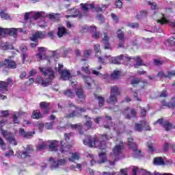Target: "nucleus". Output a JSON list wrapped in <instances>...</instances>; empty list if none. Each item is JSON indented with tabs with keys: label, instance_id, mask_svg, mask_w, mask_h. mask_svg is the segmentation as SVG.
Here are the masks:
<instances>
[{
	"label": "nucleus",
	"instance_id": "f257e3e1",
	"mask_svg": "<svg viewBox=\"0 0 175 175\" xmlns=\"http://www.w3.org/2000/svg\"><path fill=\"white\" fill-rule=\"evenodd\" d=\"M131 61V59H135L136 61V64L134 65V68H137L139 66H142L143 65V60L139 56H136L135 57H128L126 55H120L116 57H111V55H106L104 58L99 57L98 61L101 62V64H105V62H110V64H120V61L122 60Z\"/></svg>",
	"mask_w": 175,
	"mask_h": 175
},
{
	"label": "nucleus",
	"instance_id": "f03ea898",
	"mask_svg": "<svg viewBox=\"0 0 175 175\" xmlns=\"http://www.w3.org/2000/svg\"><path fill=\"white\" fill-rule=\"evenodd\" d=\"M71 136L72 133H65L64 139L61 141L60 143L58 142V141L51 142L49 145V150H51V151H58V150H59L62 154L68 152V151L72 148V146L67 143V142L70 140Z\"/></svg>",
	"mask_w": 175,
	"mask_h": 175
},
{
	"label": "nucleus",
	"instance_id": "7ed1b4c3",
	"mask_svg": "<svg viewBox=\"0 0 175 175\" xmlns=\"http://www.w3.org/2000/svg\"><path fill=\"white\" fill-rule=\"evenodd\" d=\"M110 139H111V137L104 135L101 136V140L98 141V138H92V137L88 135L85 139L83 140V144L88 146V147H95L100 150H105L107 147L105 140H110Z\"/></svg>",
	"mask_w": 175,
	"mask_h": 175
},
{
	"label": "nucleus",
	"instance_id": "20e7f679",
	"mask_svg": "<svg viewBox=\"0 0 175 175\" xmlns=\"http://www.w3.org/2000/svg\"><path fill=\"white\" fill-rule=\"evenodd\" d=\"M85 118L86 120L85 122V126H86V129H83L81 124H75L70 126L72 129H79L80 135H83L85 131L91 129L92 127V120H91V118L86 116H85Z\"/></svg>",
	"mask_w": 175,
	"mask_h": 175
},
{
	"label": "nucleus",
	"instance_id": "39448f33",
	"mask_svg": "<svg viewBox=\"0 0 175 175\" xmlns=\"http://www.w3.org/2000/svg\"><path fill=\"white\" fill-rule=\"evenodd\" d=\"M18 32H23V29H8L0 27V38H3L5 35H10V36H14V38H17Z\"/></svg>",
	"mask_w": 175,
	"mask_h": 175
},
{
	"label": "nucleus",
	"instance_id": "423d86ee",
	"mask_svg": "<svg viewBox=\"0 0 175 175\" xmlns=\"http://www.w3.org/2000/svg\"><path fill=\"white\" fill-rule=\"evenodd\" d=\"M122 150H124V144L116 145L112 150V152L109 154V157L112 161L117 162L119 159L120 154L122 153Z\"/></svg>",
	"mask_w": 175,
	"mask_h": 175
},
{
	"label": "nucleus",
	"instance_id": "0eeeda50",
	"mask_svg": "<svg viewBox=\"0 0 175 175\" xmlns=\"http://www.w3.org/2000/svg\"><path fill=\"white\" fill-rule=\"evenodd\" d=\"M68 106L69 107L75 108V110H74L72 113H66L64 116L65 118H73V117H76V116H79V114H80L81 113H84V111H85V109L77 107L71 101L68 102Z\"/></svg>",
	"mask_w": 175,
	"mask_h": 175
},
{
	"label": "nucleus",
	"instance_id": "6e6552de",
	"mask_svg": "<svg viewBox=\"0 0 175 175\" xmlns=\"http://www.w3.org/2000/svg\"><path fill=\"white\" fill-rule=\"evenodd\" d=\"M44 36H46V34L44 33V32H42V31H37L34 34H33L32 36L30 37V40L34 42H31L30 44L31 48L35 49V47L38 46V41H37L38 39H43Z\"/></svg>",
	"mask_w": 175,
	"mask_h": 175
},
{
	"label": "nucleus",
	"instance_id": "1a4fd4ad",
	"mask_svg": "<svg viewBox=\"0 0 175 175\" xmlns=\"http://www.w3.org/2000/svg\"><path fill=\"white\" fill-rule=\"evenodd\" d=\"M33 152V149L32 148L31 146H27L26 150L21 152L18 151L16 153V156L19 158L20 159H25V158H28L29 157H31V154Z\"/></svg>",
	"mask_w": 175,
	"mask_h": 175
},
{
	"label": "nucleus",
	"instance_id": "9d476101",
	"mask_svg": "<svg viewBox=\"0 0 175 175\" xmlns=\"http://www.w3.org/2000/svg\"><path fill=\"white\" fill-rule=\"evenodd\" d=\"M1 135H3V137L11 143V144H14V146H17V141H16V138L14 137V134L8 132L6 130L1 129Z\"/></svg>",
	"mask_w": 175,
	"mask_h": 175
},
{
	"label": "nucleus",
	"instance_id": "9b49d317",
	"mask_svg": "<svg viewBox=\"0 0 175 175\" xmlns=\"http://www.w3.org/2000/svg\"><path fill=\"white\" fill-rule=\"evenodd\" d=\"M49 161L51 162L52 169H57L59 166H66V163H68V159H59L55 161L53 157H51L49 158Z\"/></svg>",
	"mask_w": 175,
	"mask_h": 175
},
{
	"label": "nucleus",
	"instance_id": "f8f14e48",
	"mask_svg": "<svg viewBox=\"0 0 175 175\" xmlns=\"http://www.w3.org/2000/svg\"><path fill=\"white\" fill-rule=\"evenodd\" d=\"M40 72L49 80H53L54 79V71L53 69L47 67H40Z\"/></svg>",
	"mask_w": 175,
	"mask_h": 175
},
{
	"label": "nucleus",
	"instance_id": "ddd939ff",
	"mask_svg": "<svg viewBox=\"0 0 175 175\" xmlns=\"http://www.w3.org/2000/svg\"><path fill=\"white\" fill-rule=\"evenodd\" d=\"M81 10L83 12V13H80L79 10H76V13H77V15H75L74 17H79L81 18L83 16H85L87 13L90 11V4L88 3H81Z\"/></svg>",
	"mask_w": 175,
	"mask_h": 175
},
{
	"label": "nucleus",
	"instance_id": "4468645a",
	"mask_svg": "<svg viewBox=\"0 0 175 175\" xmlns=\"http://www.w3.org/2000/svg\"><path fill=\"white\" fill-rule=\"evenodd\" d=\"M1 66H7L9 69H16L17 64L13 60L5 59L4 62L0 63V68Z\"/></svg>",
	"mask_w": 175,
	"mask_h": 175
},
{
	"label": "nucleus",
	"instance_id": "2eb2a0df",
	"mask_svg": "<svg viewBox=\"0 0 175 175\" xmlns=\"http://www.w3.org/2000/svg\"><path fill=\"white\" fill-rule=\"evenodd\" d=\"M59 73L62 80H70V81H71V84L76 85V82H73L72 81V75H70V72H69L68 70H64Z\"/></svg>",
	"mask_w": 175,
	"mask_h": 175
},
{
	"label": "nucleus",
	"instance_id": "dca6fc26",
	"mask_svg": "<svg viewBox=\"0 0 175 175\" xmlns=\"http://www.w3.org/2000/svg\"><path fill=\"white\" fill-rule=\"evenodd\" d=\"M157 23H159L161 25L168 24L170 27L172 28L175 27V21H170L168 19H167L166 16L165 15H163L161 19L157 20Z\"/></svg>",
	"mask_w": 175,
	"mask_h": 175
},
{
	"label": "nucleus",
	"instance_id": "f3484780",
	"mask_svg": "<svg viewBox=\"0 0 175 175\" xmlns=\"http://www.w3.org/2000/svg\"><path fill=\"white\" fill-rule=\"evenodd\" d=\"M173 76H175V70L168 71L167 75L165 74L163 71H160L157 74V77H160L161 79H170Z\"/></svg>",
	"mask_w": 175,
	"mask_h": 175
},
{
	"label": "nucleus",
	"instance_id": "a211bd4d",
	"mask_svg": "<svg viewBox=\"0 0 175 175\" xmlns=\"http://www.w3.org/2000/svg\"><path fill=\"white\" fill-rule=\"evenodd\" d=\"M47 50L44 47L38 48V53L36 55L38 61L46 59V52Z\"/></svg>",
	"mask_w": 175,
	"mask_h": 175
},
{
	"label": "nucleus",
	"instance_id": "6ab92c4d",
	"mask_svg": "<svg viewBox=\"0 0 175 175\" xmlns=\"http://www.w3.org/2000/svg\"><path fill=\"white\" fill-rule=\"evenodd\" d=\"M57 35L58 38H63V36L68 35V29H66L64 26L59 25L57 27Z\"/></svg>",
	"mask_w": 175,
	"mask_h": 175
},
{
	"label": "nucleus",
	"instance_id": "aec40b11",
	"mask_svg": "<svg viewBox=\"0 0 175 175\" xmlns=\"http://www.w3.org/2000/svg\"><path fill=\"white\" fill-rule=\"evenodd\" d=\"M117 36L119 40H120L119 47H123L124 43L125 42V36L124 34V31H122L121 29H118L117 31Z\"/></svg>",
	"mask_w": 175,
	"mask_h": 175
},
{
	"label": "nucleus",
	"instance_id": "412c9836",
	"mask_svg": "<svg viewBox=\"0 0 175 175\" xmlns=\"http://www.w3.org/2000/svg\"><path fill=\"white\" fill-rule=\"evenodd\" d=\"M124 114L126 118L130 120V118H132L136 116V111L134 109H128L124 111Z\"/></svg>",
	"mask_w": 175,
	"mask_h": 175
},
{
	"label": "nucleus",
	"instance_id": "4be33fe9",
	"mask_svg": "<svg viewBox=\"0 0 175 175\" xmlns=\"http://www.w3.org/2000/svg\"><path fill=\"white\" fill-rule=\"evenodd\" d=\"M76 95L81 100H84L85 99V94H84V90L83 88H79L76 90Z\"/></svg>",
	"mask_w": 175,
	"mask_h": 175
},
{
	"label": "nucleus",
	"instance_id": "5701e85b",
	"mask_svg": "<svg viewBox=\"0 0 175 175\" xmlns=\"http://www.w3.org/2000/svg\"><path fill=\"white\" fill-rule=\"evenodd\" d=\"M163 127L167 132H168V131H172V129H175V126L167 120L164 121Z\"/></svg>",
	"mask_w": 175,
	"mask_h": 175
},
{
	"label": "nucleus",
	"instance_id": "b1692460",
	"mask_svg": "<svg viewBox=\"0 0 175 175\" xmlns=\"http://www.w3.org/2000/svg\"><path fill=\"white\" fill-rule=\"evenodd\" d=\"M36 83L38 84H41L42 87H47V85H50V81H46L43 80V78L41 76H38L36 78Z\"/></svg>",
	"mask_w": 175,
	"mask_h": 175
},
{
	"label": "nucleus",
	"instance_id": "393cba45",
	"mask_svg": "<svg viewBox=\"0 0 175 175\" xmlns=\"http://www.w3.org/2000/svg\"><path fill=\"white\" fill-rule=\"evenodd\" d=\"M41 109H44L45 114L50 111V103L46 102H42L40 103Z\"/></svg>",
	"mask_w": 175,
	"mask_h": 175
},
{
	"label": "nucleus",
	"instance_id": "a878e982",
	"mask_svg": "<svg viewBox=\"0 0 175 175\" xmlns=\"http://www.w3.org/2000/svg\"><path fill=\"white\" fill-rule=\"evenodd\" d=\"M88 31H90V32H95L92 36V38H94V39H98V38L100 36V33L99 32H96V27H95V26H91L88 27Z\"/></svg>",
	"mask_w": 175,
	"mask_h": 175
},
{
	"label": "nucleus",
	"instance_id": "bb28decb",
	"mask_svg": "<svg viewBox=\"0 0 175 175\" xmlns=\"http://www.w3.org/2000/svg\"><path fill=\"white\" fill-rule=\"evenodd\" d=\"M162 106H165L166 107H169L170 109L175 108V98H172L170 103H166L163 101L161 103Z\"/></svg>",
	"mask_w": 175,
	"mask_h": 175
},
{
	"label": "nucleus",
	"instance_id": "cd10ccee",
	"mask_svg": "<svg viewBox=\"0 0 175 175\" xmlns=\"http://www.w3.org/2000/svg\"><path fill=\"white\" fill-rule=\"evenodd\" d=\"M121 94V90L117 86L111 87V95H115L116 96L120 95Z\"/></svg>",
	"mask_w": 175,
	"mask_h": 175
},
{
	"label": "nucleus",
	"instance_id": "c85d7f7f",
	"mask_svg": "<svg viewBox=\"0 0 175 175\" xmlns=\"http://www.w3.org/2000/svg\"><path fill=\"white\" fill-rule=\"evenodd\" d=\"M109 36L106 33H104V38H103V43L105 44V49H110V46L109 45Z\"/></svg>",
	"mask_w": 175,
	"mask_h": 175
},
{
	"label": "nucleus",
	"instance_id": "c756f323",
	"mask_svg": "<svg viewBox=\"0 0 175 175\" xmlns=\"http://www.w3.org/2000/svg\"><path fill=\"white\" fill-rule=\"evenodd\" d=\"M107 103H111V105H116V103H117V96L111 94L109 98L107 100Z\"/></svg>",
	"mask_w": 175,
	"mask_h": 175
},
{
	"label": "nucleus",
	"instance_id": "7c9ffc66",
	"mask_svg": "<svg viewBox=\"0 0 175 175\" xmlns=\"http://www.w3.org/2000/svg\"><path fill=\"white\" fill-rule=\"evenodd\" d=\"M135 131H137V132H142L144 129V124H143V121H140L138 123H135Z\"/></svg>",
	"mask_w": 175,
	"mask_h": 175
},
{
	"label": "nucleus",
	"instance_id": "2f4dec72",
	"mask_svg": "<svg viewBox=\"0 0 175 175\" xmlns=\"http://www.w3.org/2000/svg\"><path fill=\"white\" fill-rule=\"evenodd\" d=\"M84 81L86 84L87 88H91V85H92V83H94V81H92V79L90 77H84Z\"/></svg>",
	"mask_w": 175,
	"mask_h": 175
},
{
	"label": "nucleus",
	"instance_id": "473e14b6",
	"mask_svg": "<svg viewBox=\"0 0 175 175\" xmlns=\"http://www.w3.org/2000/svg\"><path fill=\"white\" fill-rule=\"evenodd\" d=\"M100 160L97 161V163H105L106 162V153L101 152L98 154Z\"/></svg>",
	"mask_w": 175,
	"mask_h": 175
},
{
	"label": "nucleus",
	"instance_id": "72a5a7b5",
	"mask_svg": "<svg viewBox=\"0 0 175 175\" xmlns=\"http://www.w3.org/2000/svg\"><path fill=\"white\" fill-rule=\"evenodd\" d=\"M154 165H157V166H161L162 165H165V161H163V159L162 157H156L154 159Z\"/></svg>",
	"mask_w": 175,
	"mask_h": 175
},
{
	"label": "nucleus",
	"instance_id": "f704fd0d",
	"mask_svg": "<svg viewBox=\"0 0 175 175\" xmlns=\"http://www.w3.org/2000/svg\"><path fill=\"white\" fill-rule=\"evenodd\" d=\"M95 99H97L98 100V106L100 107H102L105 103V98L100 96H98L96 94H94Z\"/></svg>",
	"mask_w": 175,
	"mask_h": 175
},
{
	"label": "nucleus",
	"instance_id": "c9c22d12",
	"mask_svg": "<svg viewBox=\"0 0 175 175\" xmlns=\"http://www.w3.org/2000/svg\"><path fill=\"white\" fill-rule=\"evenodd\" d=\"M47 17L50 18V20H53V21H55V20H57L58 18H59V17H61V14L51 13V14H49L47 16Z\"/></svg>",
	"mask_w": 175,
	"mask_h": 175
},
{
	"label": "nucleus",
	"instance_id": "e433bc0d",
	"mask_svg": "<svg viewBox=\"0 0 175 175\" xmlns=\"http://www.w3.org/2000/svg\"><path fill=\"white\" fill-rule=\"evenodd\" d=\"M133 151V157L134 158H139L142 157V151L137 150V147L131 148Z\"/></svg>",
	"mask_w": 175,
	"mask_h": 175
},
{
	"label": "nucleus",
	"instance_id": "4c0bfd02",
	"mask_svg": "<svg viewBox=\"0 0 175 175\" xmlns=\"http://www.w3.org/2000/svg\"><path fill=\"white\" fill-rule=\"evenodd\" d=\"M128 146L130 148H136L137 147L136 143L133 142V138L128 139Z\"/></svg>",
	"mask_w": 175,
	"mask_h": 175
},
{
	"label": "nucleus",
	"instance_id": "58836bf2",
	"mask_svg": "<svg viewBox=\"0 0 175 175\" xmlns=\"http://www.w3.org/2000/svg\"><path fill=\"white\" fill-rule=\"evenodd\" d=\"M79 158L80 154H79V153H72V157L68 158V161H70V162H75L76 159H79Z\"/></svg>",
	"mask_w": 175,
	"mask_h": 175
},
{
	"label": "nucleus",
	"instance_id": "ea45409f",
	"mask_svg": "<svg viewBox=\"0 0 175 175\" xmlns=\"http://www.w3.org/2000/svg\"><path fill=\"white\" fill-rule=\"evenodd\" d=\"M120 75H121V72H120V71H113V73L111 75V79L112 80L120 79Z\"/></svg>",
	"mask_w": 175,
	"mask_h": 175
},
{
	"label": "nucleus",
	"instance_id": "a19ab883",
	"mask_svg": "<svg viewBox=\"0 0 175 175\" xmlns=\"http://www.w3.org/2000/svg\"><path fill=\"white\" fill-rule=\"evenodd\" d=\"M6 87H8V83L5 81H0V90H5ZM1 99H6V96H4L2 98V96H0Z\"/></svg>",
	"mask_w": 175,
	"mask_h": 175
},
{
	"label": "nucleus",
	"instance_id": "79ce46f5",
	"mask_svg": "<svg viewBox=\"0 0 175 175\" xmlns=\"http://www.w3.org/2000/svg\"><path fill=\"white\" fill-rule=\"evenodd\" d=\"M42 115H40V111L36 110L33 111V114H32V118L36 119V120H39V118H41Z\"/></svg>",
	"mask_w": 175,
	"mask_h": 175
},
{
	"label": "nucleus",
	"instance_id": "37998d69",
	"mask_svg": "<svg viewBox=\"0 0 175 175\" xmlns=\"http://www.w3.org/2000/svg\"><path fill=\"white\" fill-rule=\"evenodd\" d=\"M64 95H66V96H68L70 98H73L75 96V93L72 92L70 90H67L63 92Z\"/></svg>",
	"mask_w": 175,
	"mask_h": 175
},
{
	"label": "nucleus",
	"instance_id": "c03bdc74",
	"mask_svg": "<svg viewBox=\"0 0 175 175\" xmlns=\"http://www.w3.org/2000/svg\"><path fill=\"white\" fill-rule=\"evenodd\" d=\"M147 147L148 148V152L150 154H152L155 151V149L154 148V146H152V143L151 142H148L147 143Z\"/></svg>",
	"mask_w": 175,
	"mask_h": 175
},
{
	"label": "nucleus",
	"instance_id": "a18cd8bd",
	"mask_svg": "<svg viewBox=\"0 0 175 175\" xmlns=\"http://www.w3.org/2000/svg\"><path fill=\"white\" fill-rule=\"evenodd\" d=\"M142 125H144V129L145 131H151V127H150V124L146 120H142Z\"/></svg>",
	"mask_w": 175,
	"mask_h": 175
},
{
	"label": "nucleus",
	"instance_id": "49530a36",
	"mask_svg": "<svg viewBox=\"0 0 175 175\" xmlns=\"http://www.w3.org/2000/svg\"><path fill=\"white\" fill-rule=\"evenodd\" d=\"M42 16V12H33L31 14V17L34 18V20H38V18H40Z\"/></svg>",
	"mask_w": 175,
	"mask_h": 175
},
{
	"label": "nucleus",
	"instance_id": "de8ad7c7",
	"mask_svg": "<svg viewBox=\"0 0 175 175\" xmlns=\"http://www.w3.org/2000/svg\"><path fill=\"white\" fill-rule=\"evenodd\" d=\"M53 125L54 122H46L44 124V128H46V129H53Z\"/></svg>",
	"mask_w": 175,
	"mask_h": 175
},
{
	"label": "nucleus",
	"instance_id": "09e8293b",
	"mask_svg": "<svg viewBox=\"0 0 175 175\" xmlns=\"http://www.w3.org/2000/svg\"><path fill=\"white\" fill-rule=\"evenodd\" d=\"M33 135H35V131H29V132L26 133L24 137L25 139H29V137H32V136H33Z\"/></svg>",
	"mask_w": 175,
	"mask_h": 175
},
{
	"label": "nucleus",
	"instance_id": "8fccbe9b",
	"mask_svg": "<svg viewBox=\"0 0 175 175\" xmlns=\"http://www.w3.org/2000/svg\"><path fill=\"white\" fill-rule=\"evenodd\" d=\"M100 69H102V66H99L98 68H94L92 70V72L93 73V75H95L96 76H99L100 74V72L96 71L97 70H100Z\"/></svg>",
	"mask_w": 175,
	"mask_h": 175
},
{
	"label": "nucleus",
	"instance_id": "3c124183",
	"mask_svg": "<svg viewBox=\"0 0 175 175\" xmlns=\"http://www.w3.org/2000/svg\"><path fill=\"white\" fill-rule=\"evenodd\" d=\"M167 43L170 46H175V38L174 37H171L167 40Z\"/></svg>",
	"mask_w": 175,
	"mask_h": 175
},
{
	"label": "nucleus",
	"instance_id": "603ef678",
	"mask_svg": "<svg viewBox=\"0 0 175 175\" xmlns=\"http://www.w3.org/2000/svg\"><path fill=\"white\" fill-rule=\"evenodd\" d=\"M47 147V145L46 144L42 143V144H40L37 146L38 151H42V150H44Z\"/></svg>",
	"mask_w": 175,
	"mask_h": 175
},
{
	"label": "nucleus",
	"instance_id": "864d4df0",
	"mask_svg": "<svg viewBox=\"0 0 175 175\" xmlns=\"http://www.w3.org/2000/svg\"><path fill=\"white\" fill-rule=\"evenodd\" d=\"M157 124H159V125H161V126H163V124H165V120H163V118H160L154 122V125H157Z\"/></svg>",
	"mask_w": 175,
	"mask_h": 175
},
{
	"label": "nucleus",
	"instance_id": "5fc2aeb1",
	"mask_svg": "<svg viewBox=\"0 0 175 175\" xmlns=\"http://www.w3.org/2000/svg\"><path fill=\"white\" fill-rule=\"evenodd\" d=\"M128 27H130V28H138L139 27V23H128L127 24Z\"/></svg>",
	"mask_w": 175,
	"mask_h": 175
},
{
	"label": "nucleus",
	"instance_id": "6e6d98bb",
	"mask_svg": "<svg viewBox=\"0 0 175 175\" xmlns=\"http://www.w3.org/2000/svg\"><path fill=\"white\" fill-rule=\"evenodd\" d=\"M115 5L116 8H118V9H121V8H122V1L120 0H117L115 3Z\"/></svg>",
	"mask_w": 175,
	"mask_h": 175
},
{
	"label": "nucleus",
	"instance_id": "4d7b16f0",
	"mask_svg": "<svg viewBox=\"0 0 175 175\" xmlns=\"http://www.w3.org/2000/svg\"><path fill=\"white\" fill-rule=\"evenodd\" d=\"M0 16L4 20H8V18H9V15L5 12H0Z\"/></svg>",
	"mask_w": 175,
	"mask_h": 175
},
{
	"label": "nucleus",
	"instance_id": "13d9d810",
	"mask_svg": "<svg viewBox=\"0 0 175 175\" xmlns=\"http://www.w3.org/2000/svg\"><path fill=\"white\" fill-rule=\"evenodd\" d=\"M91 53H92V51L85 50L84 52V58H88V57H90V55H91Z\"/></svg>",
	"mask_w": 175,
	"mask_h": 175
},
{
	"label": "nucleus",
	"instance_id": "bf43d9fd",
	"mask_svg": "<svg viewBox=\"0 0 175 175\" xmlns=\"http://www.w3.org/2000/svg\"><path fill=\"white\" fill-rule=\"evenodd\" d=\"M160 98H166L167 96V91L163 90L159 94Z\"/></svg>",
	"mask_w": 175,
	"mask_h": 175
},
{
	"label": "nucleus",
	"instance_id": "052dcab7",
	"mask_svg": "<svg viewBox=\"0 0 175 175\" xmlns=\"http://www.w3.org/2000/svg\"><path fill=\"white\" fill-rule=\"evenodd\" d=\"M38 131H39V132H40V133H42V132H43V129H44V124H43V123H39L38 124Z\"/></svg>",
	"mask_w": 175,
	"mask_h": 175
},
{
	"label": "nucleus",
	"instance_id": "680f3d73",
	"mask_svg": "<svg viewBox=\"0 0 175 175\" xmlns=\"http://www.w3.org/2000/svg\"><path fill=\"white\" fill-rule=\"evenodd\" d=\"M146 16H147V12L144 11L140 12L139 15L137 16V18H143V17H146Z\"/></svg>",
	"mask_w": 175,
	"mask_h": 175
},
{
	"label": "nucleus",
	"instance_id": "e2e57ef3",
	"mask_svg": "<svg viewBox=\"0 0 175 175\" xmlns=\"http://www.w3.org/2000/svg\"><path fill=\"white\" fill-rule=\"evenodd\" d=\"M3 50H9L10 49H12V45H10V44H9V42L5 43V44H4L3 46Z\"/></svg>",
	"mask_w": 175,
	"mask_h": 175
},
{
	"label": "nucleus",
	"instance_id": "0e129e2a",
	"mask_svg": "<svg viewBox=\"0 0 175 175\" xmlns=\"http://www.w3.org/2000/svg\"><path fill=\"white\" fill-rule=\"evenodd\" d=\"M148 4L150 5V6H152V9H153V10H155L157 8V4L154 2L148 1Z\"/></svg>",
	"mask_w": 175,
	"mask_h": 175
},
{
	"label": "nucleus",
	"instance_id": "69168bd1",
	"mask_svg": "<svg viewBox=\"0 0 175 175\" xmlns=\"http://www.w3.org/2000/svg\"><path fill=\"white\" fill-rule=\"evenodd\" d=\"M0 113L1 114V117H8V116H9L8 111H1Z\"/></svg>",
	"mask_w": 175,
	"mask_h": 175
},
{
	"label": "nucleus",
	"instance_id": "338daca9",
	"mask_svg": "<svg viewBox=\"0 0 175 175\" xmlns=\"http://www.w3.org/2000/svg\"><path fill=\"white\" fill-rule=\"evenodd\" d=\"M5 157H13L14 155V152L12 150H10L8 152L5 153Z\"/></svg>",
	"mask_w": 175,
	"mask_h": 175
},
{
	"label": "nucleus",
	"instance_id": "774afa93",
	"mask_svg": "<svg viewBox=\"0 0 175 175\" xmlns=\"http://www.w3.org/2000/svg\"><path fill=\"white\" fill-rule=\"evenodd\" d=\"M103 175H116V172H103L102 173Z\"/></svg>",
	"mask_w": 175,
	"mask_h": 175
}]
</instances>
